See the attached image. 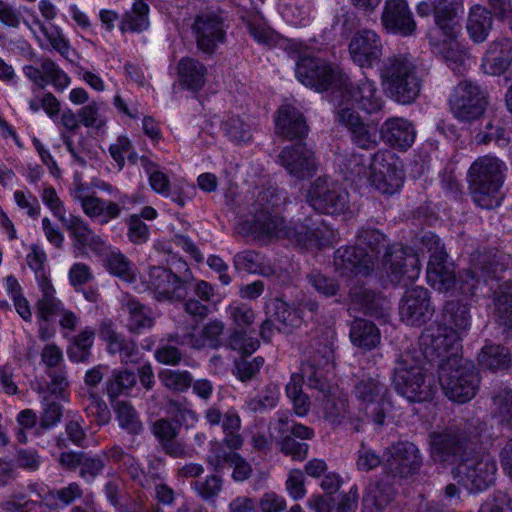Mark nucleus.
I'll use <instances>...</instances> for the list:
<instances>
[{
	"mask_svg": "<svg viewBox=\"0 0 512 512\" xmlns=\"http://www.w3.org/2000/svg\"><path fill=\"white\" fill-rule=\"evenodd\" d=\"M136 384V375L133 371L128 369H114L111 376L105 383V391L113 403L117 401V397L126 393L130 388Z\"/></svg>",
	"mask_w": 512,
	"mask_h": 512,
	"instance_id": "09e8293b",
	"label": "nucleus"
},
{
	"mask_svg": "<svg viewBox=\"0 0 512 512\" xmlns=\"http://www.w3.org/2000/svg\"><path fill=\"white\" fill-rule=\"evenodd\" d=\"M197 48L206 53L214 54L226 38V25L223 17L216 12H203L197 15L191 26Z\"/></svg>",
	"mask_w": 512,
	"mask_h": 512,
	"instance_id": "f3484780",
	"label": "nucleus"
},
{
	"mask_svg": "<svg viewBox=\"0 0 512 512\" xmlns=\"http://www.w3.org/2000/svg\"><path fill=\"white\" fill-rule=\"evenodd\" d=\"M223 481L218 475H210L204 481L191 483L192 489L204 500L214 499L222 490Z\"/></svg>",
	"mask_w": 512,
	"mask_h": 512,
	"instance_id": "0e129e2a",
	"label": "nucleus"
},
{
	"mask_svg": "<svg viewBox=\"0 0 512 512\" xmlns=\"http://www.w3.org/2000/svg\"><path fill=\"white\" fill-rule=\"evenodd\" d=\"M380 78L387 95L401 104H411L421 90L417 67L406 54L387 57L380 68Z\"/></svg>",
	"mask_w": 512,
	"mask_h": 512,
	"instance_id": "20e7f679",
	"label": "nucleus"
},
{
	"mask_svg": "<svg viewBox=\"0 0 512 512\" xmlns=\"http://www.w3.org/2000/svg\"><path fill=\"white\" fill-rule=\"evenodd\" d=\"M356 242V247L364 250L367 248L375 254H379L384 249L381 262L392 282L406 286L419 277L421 264L414 250L399 243L388 245L385 235L378 229L360 228L356 234Z\"/></svg>",
	"mask_w": 512,
	"mask_h": 512,
	"instance_id": "f03ea898",
	"label": "nucleus"
},
{
	"mask_svg": "<svg viewBox=\"0 0 512 512\" xmlns=\"http://www.w3.org/2000/svg\"><path fill=\"white\" fill-rule=\"evenodd\" d=\"M286 197L275 187L259 191L256 199L249 205L250 217L243 220L239 232L244 235H252L258 239L286 238L299 246L322 245L325 233L332 235L331 231H323L320 227H314L311 218H305L302 223L288 226L280 216V207L285 204Z\"/></svg>",
	"mask_w": 512,
	"mask_h": 512,
	"instance_id": "f257e3e1",
	"label": "nucleus"
},
{
	"mask_svg": "<svg viewBox=\"0 0 512 512\" xmlns=\"http://www.w3.org/2000/svg\"><path fill=\"white\" fill-rule=\"evenodd\" d=\"M307 203L317 212L340 215L349 209V194L336 181L329 177H318L306 194Z\"/></svg>",
	"mask_w": 512,
	"mask_h": 512,
	"instance_id": "f8f14e48",
	"label": "nucleus"
},
{
	"mask_svg": "<svg viewBox=\"0 0 512 512\" xmlns=\"http://www.w3.org/2000/svg\"><path fill=\"white\" fill-rule=\"evenodd\" d=\"M334 349L331 341L315 340L306 351V360L301 371L306 377L307 385L322 394L331 390L326 373L333 367Z\"/></svg>",
	"mask_w": 512,
	"mask_h": 512,
	"instance_id": "ddd939ff",
	"label": "nucleus"
},
{
	"mask_svg": "<svg viewBox=\"0 0 512 512\" xmlns=\"http://www.w3.org/2000/svg\"><path fill=\"white\" fill-rule=\"evenodd\" d=\"M336 121L349 130L352 142L359 148L370 150L377 146L376 126L364 123L359 114L343 101L337 106Z\"/></svg>",
	"mask_w": 512,
	"mask_h": 512,
	"instance_id": "6ab92c4d",
	"label": "nucleus"
},
{
	"mask_svg": "<svg viewBox=\"0 0 512 512\" xmlns=\"http://www.w3.org/2000/svg\"><path fill=\"white\" fill-rule=\"evenodd\" d=\"M493 316L496 322L512 329V282L504 281L492 294Z\"/></svg>",
	"mask_w": 512,
	"mask_h": 512,
	"instance_id": "58836bf2",
	"label": "nucleus"
},
{
	"mask_svg": "<svg viewBox=\"0 0 512 512\" xmlns=\"http://www.w3.org/2000/svg\"><path fill=\"white\" fill-rule=\"evenodd\" d=\"M212 454L208 456L207 463L213 468V471L219 473L225 465L232 467L237 461L239 454L232 450H225L221 444L215 443L211 449Z\"/></svg>",
	"mask_w": 512,
	"mask_h": 512,
	"instance_id": "bf43d9fd",
	"label": "nucleus"
},
{
	"mask_svg": "<svg viewBox=\"0 0 512 512\" xmlns=\"http://www.w3.org/2000/svg\"><path fill=\"white\" fill-rule=\"evenodd\" d=\"M152 432L167 455L174 458H182L186 455L185 445L176 440L179 432L177 424L161 418L153 423Z\"/></svg>",
	"mask_w": 512,
	"mask_h": 512,
	"instance_id": "f704fd0d",
	"label": "nucleus"
},
{
	"mask_svg": "<svg viewBox=\"0 0 512 512\" xmlns=\"http://www.w3.org/2000/svg\"><path fill=\"white\" fill-rule=\"evenodd\" d=\"M98 336L107 345L111 355H119L122 362H132L138 353L137 344L117 332L116 326L110 319H103L99 323Z\"/></svg>",
	"mask_w": 512,
	"mask_h": 512,
	"instance_id": "bb28decb",
	"label": "nucleus"
},
{
	"mask_svg": "<svg viewBox=\"0 0 512 512\" xmlns=\"http://www.w3.org/2000/svg\"><path fill=\"white\" fill-rule=\"evenodd\" d=\"M330 391L323 394L326 397L324 404L325 418L332 424H340L347 414V401L342 398L330 396Z\"/></svg>",
	"mask_w": 512,
	"mask_h": 512,
	"instance_id": "052dcab7",
	"label": "nucleus"
},
{
	"mask_svg": "<svg viewBox=\"0 0 512 512\" xmlns=\"http://www.w3.org/2000/svg\"><path fill=\"white\" fill-rule=\"evenodd\" d=\"M348 51L353 62L361 68H371L382 56L381 37L371 29H362L351 37Z\"/></svg>",
	"mask_w": 512,
	"mask_h": 512,
	"instance_id": "aec40b11",
	"label": "nucleus"
},
{
	"mask_svg": "<svg viewBox=\"0 0 512 512\" xmlns=\"http://www.w3.org/2000/svg\"><path fill=\"white\" fill-rule=\"evenodd\" d=\"M479 365L492 372L507 370L512 365V355L508 348L501 345H489L479 354Z\"/></svg>",
	"mask_w": 512,
	"mask_h": 512,
	"instance_id": "a18cd8bd",
	"label": "nucleus"
},
{
	"mask_svg": "<svg viewBox=\"0 0 512 512\" xmlns=\"http://www.w3.org/2000/svg\"><path fill=\"white\" fill-rule=\"evenodd\" d=\"M206 74V67L193 58H182L178 63L179 81L186 89L199 91L205 84Z\"/></svg>",
	"mask_w": 512,
	"mask_h": 512,
	"instance_id": "a19ab883",
	"label": "nucleus"
},
{
	"mask_svg": "<svg viewBox=\"0 0 512 512\" xmlns=\"http://www.w3.org/2000/svg\"><path fill=\"white\" fill-rule=\"evenodd\" d=\"M158 378L165 388L175 393L186 392L193 382V376L187 370L163 369Z\"/></svg>",
	"mask_w": 512,
	"mask_h": 512,
	"instance_id": "5fc2aeb1",
	"label": "nucleus"
},
{
	"mask_svg": "<svg viewBox=\"0 0 512 512\" xmlns=\"http://www.w3.org/2000/svg\"><path fill=\"white\" fill-rule=\"evenodd\" d=\"M88 401L89 403L86 406L88 416L93 417L99 425L107 424L111 419V412L106 402L93 392H89Z\"/></svg>",
	"mask_w": 512,
	"mask_h": 512,
	"instance_id": "69168bd1",
	"label": "nucleus"
},
{
	"mask_svg": "<svg viewBox=\"0 0 512 512\" xmlns=\"http://www.w3.org/2000/svg\"><path fill=\"white\" fill-rule=\"evenodd\" d=\"M110 273L127 282L134 280V273L130 261L120 252H111L106 258Z\"/></svg>",
	"mask_w": 512,
	"mask_h": 512,
	"instance_id": "13d9d810",
	"label": "nucleus"
},
{
	"mask_svg": "<svg viewBox=\"0 0 512 512\" xmlns=\"http://www.w3.org/2000/svg\"><path fill=\"white\" fill-rule=\"evenodd\" d=\"M486 104L484 92L470 81L460 82L449 98L451 112L462 122L479 119L485 112Z\"/></svg>",
	"mask_w": 512,
	"mask_h": 512,
	"instance_id": "2eb2a0df",
	"label": "nucleus"
},
{
	"mask_svg": "<svg viewBox=\"0 0 512 512\" xmlns=\"http://www.w3.org/2000/svg\"><path fill=\"white\" fill-rule=\"evenodd\" d=\"M72 197L80 203L88 217L98 219L100 224H107L110 220L120 216L121 207L119 204L89 195L83 184H78L74 188Z\"/></svg>",
	"mask_w": 512,
	"mask_h": 512,
	"instance_id": "a878e982",
	"label": "nucleus"
},
{
	"mask_svg": "<svg viewBox=\"0 0 512 512\" xmlns=\"http://www.w3.org/2000/svg\"><path fill=\"white\" fill-rule=\"evenodd\" d=\"M443 320L445 327L460 337L471 325L470 309L458 301H447L443 308Z\"/></svg>",
	"mask_w": 512,
	"mask_h": 512,
	"instance_id": "ea45409f",
	"label": "nucleus"
},
{
	"mask_svg": "<svg viewBox=\"0 0 512 512\" xmlns=\"http://www.w3.org/2000/svg\"><path fill=\"white\" fill-rule=\"evenodd\" d=\"M392 382L396 391L410 402L431 400L437 391L432 379H427L424 374L420 359L411 351H405L397 358Z\"/></svg>",
	"mask_w": 512,
	"mask_h": 512,
	"instance_id": "423d86ee",
	"label": "nucleus"
},
{
	"mask_svg": "<svg viewBox=\"0 0 512 512\" xmlns=\"http://www.w3.org/2000/svg\"><path fill=\"white\" fill-rule=\"evenodd\" d=\"M281 452L290 456L293 460H304L307 457L309 445L297 441L293 436L286 434L279 441Z\"/></svg>",
	"mask_w": 512,
	"mask_h": 512,
	"instance_id": "774afa93",
	"label": "nucleus"
},
{
	"mask_svg": "<svg viewBox=\"0 0 512 512\" xmlns=\"http://www.w3.org/2000/svg\"><path fill=\"white\" fill-rule=\"evenodd\" d=\"M381 24L390 34L408 37L414 34L416 22L405 0H386Z\"/></svg>",
	"mask_w": 512,
	"mask_h": 512,
	"instance_id": "b1692460",
	"label": "nucleus"
},
{
	"mask_svg": "<svg viewBox=\"0 0 512 512\" xmlns=\"http://www.w3.org/2000/svg\"><path fill=\"white\" fill-rule=\"evenodd\" d=\"M124 309L129 315L127 327L130 332L140 334L154 326L155 318L151 309L138 300L129 299Z\"/></svg>",
	"mask_w": 512,
	"mask_h": 512,
	"instance_id": "c03bdc74",
	"label": "nucleus"
},
{
	"mask_svg": "<svg viewBox=\"0 0 512 512\" xmlns=\"http://www.w3.org/2000/svg\"><path fill=\"white\" fill-rule=\"evenodd\" d=\"M434 311L428 290L420 286L408 289L399 306L401 320L411 326L425 324L431 319Z\"/></svg>",
	"mask_w": 512,
	"mask_h": 512,
	"instance_id": "412c9836",
	"label": "nucleus"
},
{
	"mask_svg": "<svg viewBox=\"0 0 512 512\" xmlns=\"http://www.w3.org/2000/svg\"><path fill=\"white\" fill-rule=\"evenodd\" d=\"M404 173L394 155L379 150L372 156V177L370 184L382 194H394L403 185Z\"/></svg>",
	"mask_w": 512,
	"mask_h": 512,
	"instance_id": "dca6fc26",
	"label": "nucleus"
},
{
	"mask_svg": "<svg viewBox=\"0 0 512 512\" xmlns=\"http://www.w3.org/2000/svg\"><path fill=\"white\" fill-rule=\"evenodd\" d=\"M24 74L37 86L33 88V93H38L44 89L50 82L57 91H63L69 84V76L51 59H44L39 68L34 66H25Z\"/></svg>",
	"mask_w": 512,
	"mask_h": 512,
	"instance_id": "cd10ccee",
	"label": "nucleus"
},
{
	"mask_svg": "<svg viewBox=\"0 0 512 512\" xmlns=\"http://www.w3.org/2000/svg\"><path fill=\"white\" fill-rule=\"evenodd\" d=\"M353 394L359 407L378 427L385 424L391 408L388 386L378 373L363 374L354 385Z\"/></svg>",
	"mask_w": 512,
	"mask_h": 512,
	"instance_id": "6e6552de",
	"label": "nucleus"
},
{
	"mask_svg": "<svg viewBox=\"0 0 512 512\" xmlns=\"http://www.w3.org/2000/svg\"><path fill=\"white\" fill-rule=\"evenodd\" d=\"M446 327H438L436 331L432 329L425 330L420 336V346L422 353L425 358L429 361L436 359H443L446 357L449 349L453 346V343L457 337L456 334L449 335ZM446 360H442L441 363Z\"/></svg>",
	"mask_w": 512,
	"mask_h": 512,
	"instance_id": "2f4dec72",
	"label": "nucleus"
},
{
	"mask_svg": "<svg viewBox=\"0 0 512 512\" xmlns=\"http://www.w3.org/2000/svg\"><path fill=\"white\" fill-rule=\"evenodd\" d=\"M62 415V405L50 397H45L42 402L39 428L42 430L53 428L61 421Z\"/></svg>",
	"mask_w": 512,
	"mask_h": 512,
	"instance_id": "4d7b16f0",
	"label": "nucleus"
},
{
	"mask_svg": "<svg viewBox=\"0 0 512 512\" xmlns=\"http://www.w3.org/2000/svg\"><path fill=\"white\" fill-rule=\"evenodd\" d=\"M487 430L485 422L472 418L441 432H432L429 436L431 457L435 462L457 467L475 452Z\"/></svg>",
	"mask_w": 512,
	"mask_h": 512,
	"instance_id": "7ed1b4c3",
	"label": "nucleus"
},
{
	"mask_svg": "<svg viewBox=\"0 0 512 512\" xmlns=\"http://www.w3.org/2000/svg\"><path fill=\"white\" fill-rule=\"evenodd\" d=\"M439 383L445 395L457 403L470 401L479 389L480 378L474 364L456 355L439 365Z\"/></svg>",
	"mask_w": 512,
	"mask_h": 512,
	"instance_id": "0eeeda50",
	"label": "nucleus"
},
{
	"mask_svg": "<svg viewBox=\"0 0 512 512\" xmlns=\"http://www.w3.org/2000/svg\"><path fill=\"white\" fill-rule=\"evenodd\" d=\"M148 284L158 301L182 302L192 290V275L180 277L171 269L154 266L149 270Z\"/></svg>",
	"mask_w": 512,
	"mask_h": 512,
	"instance_id": "4468645a",
	"label": "nucleus"
},
{
	"mask_svg": "<svg viewBox=\"0 0 512 512\" xmlns=\"http://www.w3.org/2000/svg\"><path fill=\"white\" fill-rule=\"evenodd\" d=\"M478 512H512V497L505 491H495L481 504Z\"/></svg>",
	"mask_w": 512,
	"mask_h": 512,
	"instance_id": "680f3d73",
	"label": "nucleus"
},
{
	"mask_svg": "<svg viewBox=\"0 0 512 512\" xmlns=\"http://www.w3.org/2000/svg\"><path fill=\"white\" fill-rule=\"evenodd\" d=\"M351 303L357 306L365 314L380 316L384 310L385 300L373 290L363 285H354L349 291Z\"/></svg>",
	"mask_w": 512,
	"mask_h": 512,
	"instance_id": "37998d69",
	"label": "nucleus"
},
{
	"mask_svg": "<svg viewBox=\"0 0 512 512\" xmlns=\"http://www.w3.org/2000/svg\"><path fill=\"white\" fill-rule=\"evenodd\" d=\"M507 167L497 157L486 155L476 159L468 170L469 190L474 202L481 208L491 209L498 205L499 192Z\"/></svg>",
	"mask_w": 512,
	"mask_h": 512,
	"instance_id": "39448f33",
	"label": "nucleus"
},
{
	"mask_svg": "<svg viewBox=\"0 0 512 512\" xmlns=\"http://www.w3.org/2000/svg\"><path fill=\"white\" fill-rule=\"evenodd\" d=\"M491 414L502 423L512 424V388L500 386L491 392Z\"/></svg>",
	"mask_w": 512,
	"mask_h": 512,
	"instance_id": "de8ad7c7",
	"label": "nucleus"
},
{
	"mask_svg": "<svg viewBox=\"0 0 512 512\" xmlns=\"http://www.w3.org/2000/svg\"><path fill=\"white\" fill-rule=\"evenodd\" d=\"M295 76L306 87L323 92L331 87L339 89L344 74L325 59L303 55L296 62Z\"/></svg>",
	"mask_w": 512,
	"mask_h": 512,
	"instance_id": "9d476101",
	"label": "nucleus"
},
{
	"mask_svg": "<svg viewBox=\"0 0 512 512\" xmlns=\"http://www.w3.org/2000/svg\"><path fill=\"white\" fill-rule=\"evenodd\" d=\"M113 407L119 426L122 429L132 435H138L143 431V424L131 403L127 401H115Z\"/></svg>",
	"mask_w": 512,
	"mask_h": 512,
	"instance_id": "3c124183",
	"label": "nucleus"
},
{
	"mask_svg": "<svg viewBox=\"0 0 512 512\" xmlns=\"http://www.w3.org/2000/svg\"><path fill=\"white\" fill-rule=\"evenodd\" d=\"M385 467L393 476L408 477L418 472L422 458L415 444L404 441L388 448Z\"/></svg>",
	"mask_w": 512,
	"mask_h": 512,
	"instance_id": "5701e85b",
	"label": "nucleus"
},
{
	"mask_svg": "<svg viewBox=\"0 0 512 512\" xmlns=\"http://www.w3.org/2000/svg\"><path fill=\"white\" fill-rule=\"evenodd\" d=\"M492 26L493 17L488 9L480 5H475L471 8L467 20V31L475 43L484 42Z\"/></svg>",
	"mask_w": 512,
	"mask_h": 512,
	"instance_id": "79ce46f5",
	"label": "nucleus"
},
{
	"mask_svg": "<svg viewBox=\"0 0 512 512\" xmlns=\"http://www.w3.org/2000/svg\"><path fill=\"white\" fill-rule=\"evenodd\" d=\"M436 26L449 39L460 32L459 13L463 12V0H433Z\"/></svg>",
	"mask_w": 512,
	"mask_h": 512,
	"instance_id": "c85d7f7f",
	"label": "nucleus"
},
{
	"mask_svg": "<svg viewBox=\"0 0 512 512\" xmlns=\"http://www.w3.org/2000/svg\"><path fill=\"white\" fill-rule=\"evenodd\" d=\"M279 396V386L274 383H269L255 397L249 398L247 405L252 412H263L276 407Z\"/></svg>",
	"mask_w": 512,
	"mask_h": 512,
	"instance_id": "6e6d98bb",
	"label": "nucleus"
},
{
	"mask_svg": "<svg viewBox=\"0 0 512 512\" xmlns=\"http://www.w3.org/2000/svg\"><path fill=\"white\" fill-rule=\"evenodd\" d=\"M512 65V41L497 38L489 44L483 59V68L490 75L504 74Z\"/></svg>",
	"mask_w": 512,
	"mask_h": 512,
	"instance_id": "473e14b6",
	"label": "nucleus"
},
{
	"mask_svg": "<svg viewBox=\"0 0 512 512\" xmlns=\"http://www.w3.org/2000/svg\"><path fill=\"white\" fill-rule=\"evenodd\" d=\"M359 26L360 18L355 11L341 9L334 17L333 27L344 38H348Z\"/></svg>",
	"mask_w": 512,
	"mask_h": 512,
	"instance_id": "e2e57ef3",
	"label": "nucleus"
},
{
	"mask_svg": "<svg viewBox=\"0 0 512 512\" xmlns=\"http://www.w3.org/2000/svg\"><path fill=\"white\" fill-rule=\"evenodd\" d=\"M274 317L278 324L276 329L283 333H289L302 322L299 311L282 300H276L274 303Z\"/></svg>",
	"mask_w": 512,
	"mask_h": 512,
	"instance_id": "603ef678",
	"label": "nucleus"
},
{
	"mask_svg": "<svg viewBox=\"0 0 512 512\" xmlns=\"http://www.w3.org/2000/svg\"><path fill=\"white\" fill-rule=\"evenodd\" d=\"M278 161L290 176L297 179L311 177L317 169L314 153L302 143L285 147Z\"/></svg>",
	"mask_w": 512,
	"mask_h": 512,
	"instance_id": "393cba45",
	"label": "nucleus"
},
{
	"mask_svg": "<svg viewBox=\"0 0 512 512\" xmlns=\"http://www.w3.org/2000/svg\"><path fill=\"white\" fill-rule=\"evenodd\" d=\"M427 280L439 292L451 293L456 288L454 265L449 261L448 255L429 259Z\"/></svg>",
	"mask_w": 512,
	"mask_h": 512,
	"instance_id": "72a5a7b5",
	"label": "nucleus"
},
{
	"mask_svg": "<svg viewBox=\"0 0 512 512\" xmlns=\"http://www.w3.org/2000/svg\"><path fill=\"white\" fill-rule=\"evenodd\" d=\"M383 140L394 148L408 149L415 141L414 125L402 117L388 118L380 128Z\"/></svg>",
	"mask_w": 512,
	"mask_h": 512,
	"instance_id": "c756f323",
	"label": "nucleus"
},
{
	"mask_svg": "<svg viewBox=\"0 0 512 512\" xmlns=\"http://www.w3.org/2000/svg\"><path fill=\"white\" fill-rule=\"evenodd\" d=\"M275 132L286 139H302L308 133L303 114L295 107L282 105L275 119Z\"/></svg>",
	"mask_w": 512,
	"mask_h": 512,
	"instance_id": "7c9ffc66",
	"label": "nucleus"
},
{
	"mask_svg": "<svg viewBox=\"0 0 512 512\" xmlns=\"http://www.w3.org/2000/svg\"><path fill=\"white\" fill-rule=\"evenodd\" d=\"M394 495V490L389 484L369 485L362 500V512H382L394 499Z\"/></svg>",
	"mask_w": 512,
	"mask_h": 512,
	"instance_id": "49530a36",
	"label": "nucleus"
},
{
	"mask_svg": "<svg viewBox=\"0 0 512 512\" xmlns=\"http://www.w3.org/2000/svg\"><path fill=\"white\" fill-rule=\"evenodd\" d=\"M349 177L353 181L362 182L366 180L370 182L372 177V158L368 163L361 155H353L347 165Z\"/></svg>",
	"mask_w": 512,
	"mask_h": 512,
	"instance_id": "338daca9",
	"label": "nucleus"
},
{
	"mask_svg": "<svg viewBox=\"0 0 512 512\" xmlns=\"http://www.w3.org/2000/svg\"><path fill=\"white\" fill-rule=\"evenodd\" d=\"M224 134L230 141L241 144L252 138L251 125L240 116H229L221 124Z\"/></svg>",
	"mask_w": 512,
	"mask_h": 512,
	"instance_id": "864d4df0",
	"label": "nucleus"
},
{
	"mask_svg": "<svg viewBox=\"0 0 512 512\" xmlns=\"http://www.w3.org/2000/svg\"><path fill=\"white\" fill-rule=\"evenodd\" d=\"M505 267L490 254L477 253L472 255L470 266L464 269L456 277V288L451 292L464 297H472L481 283H488L490 280H499L500 273Z\"/></svg>",
	"mask_w": 512,
	"mask_h": 512,
	"instance_id": "1a4fd4ad",
	"label": "nucleus"
},
{
	"mask_svg": "<svg viewBox=\"0 0 512 512\" xmlns=\"http://www.w3.org/2000/svg\"><path fill=\"white\" fill-rule=\"evenodd\" d=\"M338 91L344 99L356 103L361 110L368 114L382 109L383 100L377 92L375 82L366 77L353 83L349 82L347 76L344 75Z\"/></svg>",
	"mask_w": 512,
	"mask_h": 512,
	"instance_id": "4be33fe9",
	"label": "nucleus"
},
{
	"mask_svg": "<svg viewBox=\"0 0 512 512\" xmlns=\"http://www.w3.org/2000/svg\"><path fill=\"white\" fill-rule=\"evenodd\" d=\"M39 288L41 297L35 304L37 317L44 321L49 322L53 317L60 315L63 312V303L56 297V291L51 284L49 278L41 274L39 280Z\"/></svg>",
	"mask_w": 512,
	"mask_h": 512,
	"instance_id": "c9c22d12",
	"label": "nucleus"
},
{
	"mask_svg": "<svg viewBox=\"0 0 512 512\" xmlns=\"http://www.w3.org/2000/svg\"><path fill=\"white\" fill-rule=\"evenodd\" d=\"M225 325L221 320L213 319L208 321L199 333L185 334V340L193 349H202L205 347L217 349L222 345V335Z\"/></svg>",
	"mask_w": 512,
	"mask_h": 512,
	"instance_id": "4c0bfd02",
	"label": "nucleus"
},
{
	"mask_svg": "<svg viewBox=\"0 0 512 512\" xmlns=\"http://www.w3.org/2000/svg\"><path fill=\"white\" fill-rule=\"evenodd\" d=\"M497 464L489 454L475 452L452 468L454 478L470 492H481L491 486L496 479Z\"/></svg>",
	"mask_w": 512,
	"mask_h": 512,
	"instance_id": "9b49d317",
	"label": "nucleus"
},
{
	"mask_svg": "<svg viewBox=\"0 0 512 512\" xmlns=\"http://www.w3.org/2000/svg\"><path fill=\"white\" fill-rule=\"evenodd\" d=\"M95 332L91 327H85L73 338L72 344L67 350V355L72 362L83 363L88 361L91 348L94 343Z\"/></svg>",
	"mask_w": 512,
	"mask_h": 512,
	"instance_id": "8fccbe9b",
	"label": "nucleus"
},
{
	"mask_svg": "<svg viewBox=\"0 0 512 512\" xmlns=\"http://www.w3.org/2000/svg\"><path fill=\"white\" fill-rule=\"evenodd\" d=\"M335 270L345 277H367L375 266V256L361 247L346 246L334 253Z\"/></svg>",
	"mask_w": 512,
	"mask_h": 512,
	"instance_id": "a211bd4d",
	"label": "nucleus"
},
{
	"mask_svg": "<svg viewBox=\"0 0 512 512\" xmlns=\"http://www.w3.org/2000/svg\"><path fill=\"white\" fill-rule=\"evenodd\" d=\"M349 338L357 348L369 351L380 344L381 334L372 321L355 318L350 324Z\"/></svg>",
	"mask_w": 512,
	"mask_h": 512,
	"instance_id": "e433bc0d",
	"label": "nucleus"
}]
</instances>
